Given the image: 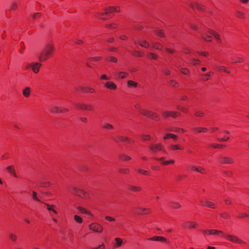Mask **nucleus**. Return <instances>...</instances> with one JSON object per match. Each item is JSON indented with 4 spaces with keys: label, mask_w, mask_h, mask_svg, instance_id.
<instances>
[{
    "label": "nucleus",
    "mask_w": 249,
    "mask_h": 249,
    "mask_svg": "<svg viewBox=\"0 0 249 249\" xmlns=\"http://www.w3.org/2000/svg\"><path fill=\"white\" fill-rule=\"evenodd\" d=\"M105 86L108 89L115 90L117 89V86L112 82H107L105 83Z\"/></svg>",
    "instance_id": "obj_9"
},
{
    "label": "nucleus",
    "mask_w": 249,
    "mask_h": 249,
    "mask_svg": "<svg viewBox=\"0 0 249 249\" xmlns=\"http://www.w3.org/2000/svg\"><path fill=\"white\" fill-rule=\"evenodd\" d=\"M174 163V160H170L169 161H164L162 162L164 165H168L169 164H173Z\"/></svg>",
    "instance_id": "obj_60"
},
{
    "label": "nucleus",
    "mask_w": 249,
    "mask_h": 249,
    "mask_svg": "<svg viewBox=\"0 0 249 249\" xmlns=\"http://www.w3.org/2000/svg\"><path fill=\"white\" fill-rule=\"evenodd\" d=\"M77 209L82 213H85L90 216H92L91 213L86 209L83 208L80 206L78 207Z\"/></svg>",
    "instance_id": "obj_21"
},
{
    "label": "nucleus",
    "mask_w": 249,
    "mask_h": 249,
    "mask_svg": "<svg viewBox=\"0 0 249 249\" xmlns=\"http://www.w3.org/2000/svg\"><path fill=\"white\" fill-rule=\"evenodd\" d=\"M208 232L212 235H219V233H223L222 231L216 230H208Z\"/></svg>",
    "instance_id": "obj_22"
},
{
    "label": "nucleus",
    "mask_w": 249,
    "mask_h": 249,
    "mask_svg": "<svg viewBox=\"0 0 249 249\" xmlns=\"http://www.w3.org/2000/svg\"><path fill=\"white\" fill-rule=\"evenodd\" d=\"M150 150L155 153L157 150L162 151L163 146L161 144H154L150 146Z\"/></svg>",
    "instance_id": "obj_6"
},
{
    "label": "nucleus",
    "mask_w": 249,
    "mask_h": 249,
    "mask_svg": "<svg viewBox=\"0 0 249 249\" xmlns=\"http://www.w3.org/2000/svg\"><path fill=\"white\" fill-rule=\"evenodd\" d=\"M201 203L203 206H206L208 207H210L213 209L215 208V204L209 201H201Z\"/></svg>",
    "instance_id": "obj_14"
},
{
    "label": "nucleus",
    "mask_w": 249,
    "mask_h": 249,
    "mask_svg": "<svg viewBox=\"0 0 249 249\" xmlns=\"http://www.w3.org/2000/svg\"><path fill=\"white\" fill-rule=\"evenodd\" d=\"M148 240L151 241H160V242H166V239L162 236H154L149 238Z\"/></svg>",
    "instance_id": "obj_13"
},
{
    "label": "nucleus",
    "mask_w": 249,
    "mask_h": 249,
    "mask_svg": "<svg viewBox=\"0 0 249 249\" xmlns=\"http://www.w3.org/2000/svg\"><path fill=\"white\" fill-rule=\"evenodd\" d=\"M237 17L240 18H245V14L241 11L237 12Z\"/></svg>",
    "instance_id": "obj_46"
},
{
    "label": "nucleus",
    "mask_w": 249,
    "mask_h": 249,
    "mask_svg": "<svg viewBox=\"0 0 249 249\" xmlns=\"http://www.w3.org/2000/svg\"><path fill=\"white\" fill-rule=\"evenodd\" d=\"M127 140H129V138L125 136H118L117 138V140H116V142H127Z\"/></svg>",
    "instance_id": "obj_33"
},
{
    "label": "nucleus",
    "mask_w": 249,
    "mask_h": 249,
    "mask_svg": "<svg viewBox=\"0 0 249 249\" xmlns=\"http://www.w3.org/2000/svg\"><path fill=\"white\" fill-rule=\"evenodd\" d=\"M170 205L173 209H178L181 207L180 204L176 202H171L170 203Z\"/></svg>",
    "instance_id": "obj_31"
},
{
    "label": "nucleus",
    "mask_w": 249,
    "mask_h": 249,
    "mask_svg": "<svg viewBox=\"0 0 249 249\" xmlns=\"http://www.w3.org/2000/svg\"><path fill=\"white\" fill-rule=\"evenodd\" d=\"M9 237L11 239V240L13 241H16L17 239V235L13 233H10L9 234Z\"/></svg>",
    "instance_id": "obj_42"
},
{
    "label": "nucleus",
    "mask_w": 249,
    "mask_h": 249,
    "mask_svg": "<svg viewBox=\"0 0 249 249\" xmlns=\"http://www.w3.org/2000/svg\"><path fill=\"white\" fill-rule=\"evenodd\" d=\"M211 73H212V72H208V73H207L206 74H203L202 75V76H203L202 79L204 81L208 80L209 79V77L211 76Z\"/></svg>",
    "instance_id": "obj_40"
},
{
    "label": "nucleus",
    "mask_w": 249,
    "mask_h": 249,
    "mask_svg": "<svg viewBox=\"0 0 249 249\" xmlns=\"http://www.w3.org/2000/svg\"><path fill=\"white\" fill-rule=\"evenodd\" d=\"M76 106L79 108L80 109H85V110H91L92 109V107L91 105H87L86 104H77Z\"/></svg>",
    "instance_id": "obj_15"
},
{
    "label": "nucleus",
    "mask_w": 249,
    "mask_h": 249,
    "mask_svg": "<svg viewBox=\"0 0 249 249\" xmlns=\"http://www.w3.org/2000/svg\"><path fill=\"white\" fill-rule=\"evenodd\" d=\"M33 198L34 200L40 201V200L37 197V194L36 192L33 191Z\"/></svg>",
    "instance_id": "obj_53"
},
{
    "label": "nucleus",
    "mask_w": 249,
    "mask_h": 249,
    "mask_svg": "<svg viewBox=\"0 0 249 249\" xmlns=\"http://www.w3.org/2000/svg\"><path fill=\"white\" fill-rule=\"evenodd\" d=\"M109 60L110 62H112L113 63H117V59L116 57H114L113 56H110L109 57Z\"/></svg>",
    "instance_id": "obj_58"
},
{
    "label": "nucleus",
    "mask_w": 249,
    "mask_h": 249,
    "mask_svg": "<svg viewBox=\"0 0 249 249\" xmlns=\"http://www.w3.org/2000/svg\"><path fill=\"white\" fill-rule=\"evenodd\" d=\"M141 137L143 140H150V136L148 135H142Z\"/></svg>",
    "instance_id": "obj_56"
},
{
    "label": "nucleus",
    "mask_w": 249,
    "mask_h": 249,
    "mask_svg": "<svg viewBox=\"0 0 249 249\" xmlns=\"http://www.w3.org/2000/svg\"><path fill=\"white\" fill-rule=\"evenodd\" d=\"M105 219L107 221H114L115 220V218H114L113 217L109 216H106Z\"/></svg>",
    "instance_id": "obj_61"
},
{
    "label": "nucleus",
    "mask_w": 249,
    "mask_h": 249,
    "mask_svg": "<svg viewBox=\"0 0 249 249\" xmlns=\"http://www.w3.org/2000/svg\"><path fill=\"white\" fill-rule=\"evenodd\" d=\"M74 220L79 223H81L83 221L82 219L77 215L74 216Z\"/></svg>",
    "instance_id": "obj_45"
},
{
    "label": "nucleus",
    "mask_w": 249,
    "mask_h": 249,
    "mask_svg": "<svg viewBox=\"0 0 249 249\" xmlns=\"http://www.w3.org/2000/svg\"><path fill=\"white\" fill-rule=\"evenodd\" d=\"M119 172L123 174H127L129 172V170L128 168H121Z\"/></svg>",
    "instance_id": "obj_47"
},
{
    "label": "nucleus",
    "mask_w": 249,
    "mask_h": 249,
    "mask_svg": "<svg viewBox=\"0 0 249 249\" xmlns=\"http://www.w3.org/2000/svg\"><path fill=\"white\" fill-rule=\"evenodd\" d=\"M99 226H100V224L93 223L89 226V228L90 230L97 232L99 231Z\"/></svg>",
    "instance_id": "obj_10"
},
{
    "label": "nucleus",
    "mask_w": 249,
    "mask_h": 249,
    "mask_svg": "<svg viewBox=\"0 0 249 249\" xmlns=\"http://www.w3.org/2000/svg\"><path fill=\"white\" fill-rule=\"evenodd\" d=\"M50 111L52 113H62V107L58 106H53L50 109Z\"/></svg>",
    "instance_id": "obj_12"
},
{
    "label": "nucleus",
    "mask_w": 249,
    "mask_h": 249,
    "mask_svg": "<svg viewBox=\"0 0 249 249\" xmlns=\"http://www.w3.org/2000/svg\"><path fill=\"white\" fill-rule=\"evenodd\" d=\"M163 116L165 118L170 116V111H164L163 112Z\"/></svg>",
    "instance_id": "obj_54"
},
{
    "label": "nucleus",
    "mask_w": 249,
    "mask_h": 249,
    "mask_svg": "<svg viewBox=\"0 0 249 249\" xmlns=\"http://www.w3.org/2000/svg\"><path fill=\"white\" fill-rule=\"evenodd\" d=\"M31 89L29 87L25 88L22 91L23 95L25 97H29L30 95Z\"/></svg>",
    "instance_id": "obj_18"
},
{
    "label": "nucleus",
    "mask_w": 249,
    "mask_h": 249,
    "mask_svg": "<svg viewBox=\"0 0 249 249\" xmlns=\"http://www.w3.org/2000/svg\"><path fill=\"white\" fill-rule=\"evenodd\" d=\"M222 236H225L227 240L230 241L231 242H232L233 243H238V244H245V242L243 241L242 240H241L240 238H239L238 236L234 235H231V234H226L225 235L224 234H222Z\"/></svg>",
    "instance_id": "obj_2"
},
{
    "label": "nucleus",
    "mask_w": 249,
    "mask_h": 249,
    "mask_svg": "<svg viewBox=\"0 0 249 249\" xmlns=\"http://www.w3.org/2000/svg\"><path fill=\"white\" fill-rule=\"evenodd\" d=\"M155 33L160 37H165V36L162 30H158L155 31Z\"/></svg>",
    "instance_id": "obj_35"
},
{
    "label": "nucleus",
    "mask_w": 249,
    "mask_h": 249,
    "mask_svg": "<svg viewBox=\"0 0 249 249\" xmlns=\"http://www.w3.org/2000/svg\"><path fill=\"white\" fill-rule=\"evenodd\" d=\"M115 241L116 242V244L114 245L115 248L120 247V246H121L123 243V240L120 238L119 237L116 238L115 239Z\"/></svg>",
    "instance_id": "obj_23"
},
{
    "label": "nucleus",
    "mask_w": 249,
    "mask_h": 249,
    "mask_svg": "<svg viewBox=\"0 0 249 249\" xmlns=\"http://www.w3.org/2000/svg\"><path fill=\"white\" fill-rule=\"evenodd\" d=\"M151 45L153 48H155L157 50H161L162 46L160 43L158 42H151Z\"/></svg>",
    "instance_id": "obj_20"
},
{
    "label": "nucleus",
    "mask_w": 249,
    "mask_h": 249,
    "mask_svg": "<svg viewBox=\"0 0 249 249\" xmlns=\"http://www.w3.org/2000/svg\"><path fill=\"white\" fill-rule=\"evenodd\" d=\"M171 131H175L177 132H184L185 130L182 128H179L178 127H175L173 129H171Z\"/></svg>",
    "instance_id": "obj_48"
},
{
    "label": "nucleus",
    "mask_w": 249,
    "mask_h": 249,
    "mask_svg": "<svg viewBox=\"0 0 249 249\" xmlns=\"http://www.w3.org/2000/svg\"><path fill=\"white\" fill-rule=\"evenodd\" d=\"M194 131L196 133H205L207 131L208 129L205 127H196L193 129Z\"/></svg>",
    "instance_id": "obj_19"
},
{
    "label": "nucleus",
    "mask_w": 249,
    "mask_h": 249,
    "mask_svg": "<svg viewBox=\"0 0 249 249\" xmlns=\"http://www.w3.org/2000/svg\"><path fill=\"white\" fill-rule=\"evenodd\" d=\"M148 55L150 58H151V59H153L154 60H156L158 58V55L153 53H149Z\"/></svg>",
    "instance_id": "obj_43"
},
{
    "label": "nucleus",
    "mask_w": 249,
    "mask_h": 249,
    "mask_svg": "<svg viewBox=\"0 0 249 249\" xmlns=\"http://www.w3.org/2000/svg\"><path fill=\"white\" fill-rule=\"evenodd\" d=\"M180 71L181 73L185 75H187L189 72V70L186 68H181Z\"/></svg>",
    "instance_id": "obj_50"
},
{
    "label": "nucleus",
    "mask_w": 249,
    "mask_h": 249,
    "mask_svg": "<svg viewBox=\"0 0 249 249\" xmlns=\"http://www.w3.org/2000/svg\"><path fill=\"white\" fill-rule=\"evenodd\" d=\"M204 115V113L200 111H197L195 113V115L197 117H202Z\"/></svg>",
    "instance_id": "obj_51"
},
{
    "label": "nucleus",
    "mask_w": 249,
    "mask_h": 249,
    "mask_svg": "<svg viewBox=\"0 0 249 249\" xmlns=\"http://www.w3.org/2000/svg\"><path fill=\"white\" fill-rule=\"evenodd\" d=\"M141 113L144 116L149 117L151 116L152 111L142 109L140 110Z\"/></svg>",
    "instance_id": "obj_29"
},
{
    "label": "nucleus",
    "mask_w": 249,
    "mask_h": 249,
    "mask_svg": "<svg viewBox=\"0 0 249 249\" xmlns=\"http://www.w3.org/2000/svg\"><path fill=\"white\" fill-rule=\"evenodd\" d=\"M89 59L93 61H98L100 59V57H90Z\"/></svg>",
    "instance_id": "obj_64"
},
{
    "label": "nucleus",
    "mask_w": 249,
    "mask_h": 249,
    "mask_svg": "<svg viewBox=\"0 0 249 249\" xmlns=\"http://www.w3.org/2000/svg\"><path fill=\"white\" fill-rule=\"evenodd\" d=\"M18 7V5L16 3H13L11 6V9L15 10Z\"/></svg>",
    "instance_id": "obj_62"
},
{
    "label": "nucleus",
    "mask_w": 249,
    "mask_h": 249,
    "mask_svg": "<svg viewBox=\"0 0 249 249\" xmlns=\"http://www.w3.org/2000/svg\"><path fill=\"white\" fill-rule=\"evenodd\" d=\"M212 147L216 148L217 147H225V145H219L216 144H213L211 145Z\"/></svg>",
    "instance_id": "obj_57"
},
{
    "label": "nucleus",
    "mask_w": 249,
    "mask_h": 249,
    "mask_svg": "<svg viewBox=\"0 0 249 249\" xmlns=\"http://www.w3.org/2000/svg\"><path fill=\"white\" fill-rule=\"evenodd\" d=\"M20 44H21V50L19 51V52L20 53H23V51L25 49V46H24V44L23 42H21L20 43Z\"/></svg>",
    "instance_id": "obj_59"
},
{
    "label": "nucleus",
    "mask_w": 249,
    "mask_h": 249,
    "mask_svg": "<svg viewBox=\"0 0 249 249\" xmlns=\"http://www.w3.org/2000/svg\"><path fill=\"white\" fill-rule=\"evenodd\" d=\"M54 46L51 44H47L42 49L38 56V60L40 62L46 61L50 57L54 50Z\"/></svg>",
    "instance_id": "obj_1"
},
{
    "label": "nucleus",
    "mask_w": 249,
    "mask_h": 249,
    "mask_svg": "<svg viewBox=\"0 0 249 249\" xmlns=\"http://www.w3.org/2000/svg\"><path fill=\"white\" fill-rule=\"evenodd\" d=\"M45 205L47 206V209L48 211H52L55 213H57V212L53 209L54 205H50L47 203H45Z\"/></svg>",
    "instance_id": "obj_32"
},
{
    "label": "nucleus",
    "mask_w": 249,
    "mask_h": 249,
    "mask_svg": "<svg viewBox=\"0 0 249 249\" xmlns=\"http://www.w3.org/2000/svg\"><path fill=\"white\" fill-rule=\"evenodd\" d=\"M149 118H150L153 120H157L160 119L159 116L156 113H154L153 112H151V116H149Z\"/></svg>",
    "instance_id": "obj_36"
},
{
    "label": "nucleus",
    "mask_w": 249,
    "mask_h": 249,
    "mask_svg": "<svg viewBox=\"0 0 249 249\" xmlns=\"http://www.w3.org/2000/svg\"><path fill=\"white\" fill-rule=\"evenodd\" d=\"M41 66V64L38 63V62H35V63H32L30 65V67L32 68L33 71L35 73H37L39 71V68Z\"/></svg>",
    "instance_id": "obj_5"
},
{
    "label": "nucleus",
    "mask_w": 249,
    "mask_h": 249,
    "mask_svg": "<svg viewBox=\"0 0 249 249\" xmlns=\"http://www.w3.org/2000/svg\"><path fill=\"white\" fill-rule=\"evenodd\" d=\"M190 5L193 8H196L199 10H202V6L200 5L197 3L193 2V3H190Z\"/></svg>",
    "instance_id": "obj_24"
},
{
    "label": "nucleus",
    "mask_w": 249,
    "mask_h": 249,
    "mask_svg": "<svg viewBox=\"0 0 249 249\" xmlns=\"http://www.w3.org/2000/svg\"><path fill=\"white\" fill-rule=\"evenodd\" d=\"M120 158L121 160H129L131 159V158L130 157L124 155L121 156L120 157Z\"/></svg>",
    "instance_id": "obj_44"
},
{
    "label": "nucleus",
    "mask_w": 249,
    "mask_h": 249,
    "mask_svg": "<svg viewBox=\"0 0 249 249\" xmlns=\"http://www.w3.org/2000/svg\"><path fill=\"white\" fill-rule=\"evenodd\" d=\"M178 108L179 110H181L182 111H183L184 112H186L187 111V109L186 108H185V107H183L178 106Z\"/></svg>",
    "instance_id": "obj_63"
},
{
    "label": "nucleus",
    "mask_w": 249,
    "mask_h": 249,
    "mask_svg": "<svg viewBox=\"0 0 249 249\" xmlns=\"http://www.w3.org/2000/svg\"><path fill=\"white\" fill-rule=\"evenodd\" d=\"M209 33L214 37V38L217 40L218 42L221 43V39L218 34H217L216 32L213 30L210 31Z\"/></svg>",
    "instance_id": "obj_17"
},
{
    "label": "nucleus",
    "mask_w": 249,
    "mask_h": 249,
    "mask_svg": "<svg viewBox=\"0 0 249 249\" xmlns=\"http://www.w3.org/2000/svg\"><path fill=\"white\" fill-rule=\"evenodd\" d=\"M191 169L193 170L196 171V172L199 173H202V171L204 170V169L201 167H196L195 166H191L190 167Z\"/></svg>",
    "instance_id": "obj_28"
},
{
    "label": "nucleus",
    "mask_w": 249,
    "mask_h": 249,
    "mask_svg": "<svg viewBox=\"0 0 249 249\" xmlns=\"http://www.w3.org/2000/svg\"><path fill=\"white\" fill-rule=\"evenodd\" d=\"M127 86L129 87L135 88L137 86V83L132 80H129L127 81Z\"/></svg>",
    "instance_id": "obj_34"
},
{
    "label": "nucleus",
    "mask_w": 249,
    "mask_h": 249,
    "mask_svg": "<svg viewBox=\"0 0 249 249\" xmlns=\"http://www.w3.org/2000/svg\"><path fill=\"white\" fill-rule=\"evenodd\" d=\"M135 43H137L141 46L146 48H147L149 46V43L145 40H139L138 42H135Z\"/></svg>",
    "instance_id": "obj_16"
},
{
    "label": "nucleus",
    "mask_w": 249,
    "mask_h": 249,
    "mask_svg": "<svg viewBox=\"0 0 249 249\" xmlns=\"http://www.w3.org/2000/svg\"><path fill=\"white\" fill-rule=\"evenodd\" d=\"M102 127L104 129L108 130H112L114 128V126L111 124H110L107 123H105L102 125Z\"/></svg>",
    "instance_id": "obj_25"
},
{
    "label": "nucleus",
    "mask_w": 249,
    "mask_h": 249,
    "mask_svg": "<svg viewBox=\"0 0 249 249\" xmlns=\"http://www.w3.org/2000/svg\"><path fill=\"white\" fill-rule=\"evenodd\" d=\"M138 171L142 175H148V172L141 169H138Z\"/></svg>",
    "instance_id": "obj_55"
},
{
    "label": "nucleus",
    "mask_w": 249,
    "mask_h": 249,
    "mask_svg": "<svg viewBox=\"0 0 249 249\" xmlns=\"http://www.w3.org/2000/svg\"><path fill=\"white\" fill-rule=\"evenodd\" d=\"M128 75V73L125 72H119L118 73V77L122 79L124 78Z\"/></svg>",
    "instance_id": "obj_37"
},
{
    "label": "nucleus",
    "mask_w": 249,
    "mask_h": 249,
    "mask_svg": "<svg viewBox=\"0 0 249 249\" xmlns=\"http://www.w3.org/2000/svg\"><path fill=\"white\" fill-rule=\"evenodd\" d=\"M106 12L103 13H100L99 14V17H100L103 19H106V18L104 17V16H108L109 13H111L112 12H119V10H117V8L114 7H109L105 9Z\"/></svg>",
    "instance_id": "obj_3"
},
{
    "label": "nucleus",
    "mask_w": 249,
    "mask_h": 249,
    "mask_svg": "<svg viewBox=\"0 0 249 249\" xmlns=\"http://www.w3.org/2000/svg\"><path fill=\"white\" fill-rule=\"evenodd\" d=\"M180 114L176 111H170V116L174 118H176L178 116H179Z\"/></svg>",
    "instance_id": "obj_41"
},
{
    "label": "nucleus",
    "mask_w": 249,
    "mask_h": 249,
    "mask_svg": "<svg viewBox=\"0 0 249 249\" xmlns=\"http://www.w3.org/2000/svg\"><path fill=\"white\" fill-rule=\"evenodd\" d=\"M170 149L172 150H182L183 147L180 146L179 145L174 144L171 145Z\"/></svg>",
    "instance_id": "obj_30"
},
{
    "label": "nucleus",
    "mask_w": 249,
    "mask_h": 249,
    "mask_svg": "<svg viewBox=\"0 0 249 249\" xmlns=\"http://www.w3.org/2000/svg\"><path fill=\"white\" fill-rule=\"evenodd\" d=\"M202 37L205 41H212V38L211 36L205 35V34L202 35Z\"/></svg>",
    "instance_id": "obj_38"
},
{
    "label": "nucleus",
    "mask_w": 249,
    "mask_h": 249,
    "mask_svg": "<svg viewBox=\"0 0 249 249\" xmlns=\"http://www.w3.org/2000/svg\"><path fill=\"white\" fill-rule=\"evenodd\" d=\"M132 53L138 56H142L143 55V53L138 51H134Z\"/></svg>",
    "instance_id": "obj_49"
},
{
    "label": "nucleus",
    "mask_w": 249,
    "mask_h": 249,
    "mask_svg": "<svg viewBox=\"0 0 249 249\" xmlns=\"http://www.w3.org/2000/svg\"><path fill=\"white\" fill-rule=\"evenodd\" d=\"M77 89L81 90L83 93H93L94 92V89L89 87H79Z\"/></svg>",
    "instance_id": "obj_7"
},
{
    "label": "nucleus",
    "mask_w": 249,
    "mask_h": 249,
    "mask_svg": "<svg viewBox=\"0 0 249 249\" xmlns=\"http://www.w3.org/2000/svg\"><path fill=\"white\" fill-rule=\"evenodd\" d=\"M199 62H200V61L196 59H192L191 60V63L194 64V65H196V64H199Z\"/></svg>",
    "instance_id": "obj_52"
},
{
    "label": "nucleus",
    "mask_w": 249,
    "mask_h": 249,
    "mask_svg": "<svg viewBox=\"0 0 249 249\" xmlns=\"http://www.w3.org/2000/svg\"><path fill=\"white\" fill-rule=\"evenodd\" d=\"M215 69L218 71H223L227 73H230L231 72L230 71L228 70L226 67L223 66L216 65Z\"/></svg>",
    "instance_id": "obj_11"
},
{
    "label": "nucleus",
    "mask_w": 249,
    "mask_h": 249,
    "mask_svg": "<svg viewBox=\"0 0 249 249\" xmlns=\"http://www.w3.org/2000/svg\"><path fill=\"white\" fill-rule=\"evenodd\" d=\"M219 160L222 163L232 164L233 163V160L230 157H223Z\"/></svg>",
    "instance_id": "obj_8"
},
{
    "label": "nucleus",
    "mask_w": 249,
    "mask_h": 249,
    "mask_svg": "<svg viewBox=\"0 0 249 249\" xmlns=\"http://www.w3.org/2000/svg\"><path fill=\"white\" fill-rule=\"evenodd\" d=\"M129 189L132 192H139L141 190V188L139 186H135L130 185L129 186Z\"/></svg>",
    "instance_id": "obj_27"
},
{
    "label": "nucleus",
    "mask_w": 249,
    "mask_h": 249,
    "mask_svg": "<svg viewBox=\"0 0 249 249\" xmlns=\"http://www.w3.org/2000/svg\"><path fill=\"white\" fill-rule=\"evenodd\" d=\"M71 193L75 195H77V196H80L81 198H87L86 194L82 190L74 187L72 188V191H71Z\"/></svg>",
    "instance_id": "obj_4"
},
{
    "label": "nucleus",
    "mask_w": 249,
    "mask_h": 249,
    "mask_svg": "<svg viewBox=\"0 0 249 249\" xmlns=\"http://www.w3.org/2000/svg\"><path fill=\"white\" fill-rule=\"evenodd\" d=\"M188 225V228H196V226L197 225V224L195 222H188L187 223Z\"/></svg>",
    "instance_id": "obj_39"
},
{
    "label": "nucleus",
    "mask_w": 249,
    "mask_h": 249,
    "mask_svg": "<svg viewBox=\"0 0 249 249\" xmlns=\"http://www.w3.org/2000/svg\"><path fill=\"white\" fill-rule=\"evenodd\" d=\"M7 170L11 173L15 177L17 178V176L16 175V173L15 172L14 168L13 166L10 165L7 167Z\"/></svg>",
    "instance_id": "obj_26"
}]
</instances>
